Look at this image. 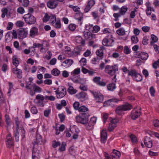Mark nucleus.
<instances>
[{
	"mask_svg": "<svg viewBox=\"0 0 159 159\" xmlns=\"http://www.w3.org/2000/svg\"><path fill=\"white\" fill-rule=\"evenodd\" d=\"M104 34L108 33L109 34L104 38L102 42V44L105 46H111L113 45V43L114 40L113 39L112 35L109 31L108 29L105 28L103 30Z\"/></svg>",
	"mask_w": 159,
	"mask_h": 159,
	"instance_id": "nucleus-1",
	"label": "nucleus"
},
{
	"mask_svg": "<svg viewBox=\"0 0 159 159\" xmlns=\"http://www.w3.org/2000/svg\"><path fill=\"white\" fill-rule=\"evenodd\" d=\"M89 116L88 113H82L75 117L76 121L82 124L86 125L88 122Z\"/></svg>",
	"mask_w": 159,
	"mask_h": 159,
	"instance_id": "nucleus-2",
	"label": "nucleus"
},
{
	"mask_svg": "<svg viewBox=\"0 0 159 159\" xmlns=\"http://www.w3.org/2000/svg\"><path fill=\"white\" fill-rule=\"evenodd\" d=\"M132 108V106L128 103L117 107L116 109V113L119 115H120L123 113V111L130 110Z\"/></svg>",
	"mask_w": 159,
	"mask_h": 159,
	"instance_id": "nucleus-3",
	"label": "nucleus"
},
{
	"mask_svg": "<svg viewBox=\"0 0 159 159\" xmlns=\"http://www.w3.org/2000/svg\"><path fill=\"white\" fill-rule=\"evenodd\" d=\"M118 70V67L117 65H114L112 66L107 65L105 66V73L111 75H114V77L116 76V72Z\"/></svg>",
	"mask_w": 159,
	"mask_h": 159,
	"instance_id": "nucleus-4",
	"label": "nucleus"
},
{
	"mask_svg": "<svg viewBox=\"0 0 159 159\" xmlns=\"http://www.w3.org/2000/svg\"><path fill=\"white\" fill-rule=\"evenodd\" d=\"M128 75L131 76L134 80L137 82L141 81L143 80L141 75L138 73L135 70L128 71Z\"/></svg>",
	"mask_w": 159,
	"mask_h": 159,
	"instance_id": "nucleus-5",
	"label": "nucleus"
},
{
	"mask_svg": "<svg viewBox=\"0 0 159 159\" xmlns=\"http://www.w3.org/2000/svg\"><path fill=\"white\" fill-rule=\"evenodd\" d=\"M14 120L16 125V130H19V129L21 130V136L22 139H24L25 137V131L22 125V122L21 121L19 120L18 117L17 116L15 118Z\"/></svg>",
	"mask_w": 159,
	"mask_h": 159,
	"instance_id": "nucleus-6",
	"label": "nucleus"
},
{
	"mask_svg": "<svg viewBox=\"0 0 159 159\" xmlns=\"http://www.w3.org/2000/svg\"><path fill=\"white\" fill-rule=\"evenodd\" d=\"M23 18L26 22L29 25L34 24L36 22V18L30 13L24 15Z\"/></svg>",
	"mask_w": 159,
	"mask_h": 159,
	"instance_id": "nucleus-7",
	"label": "nucleus"
},
{
	"mask_svg": "<svg viewBox=\"0 0 159 159\" xmlns=\"http://www.w3.org/2000/svg\"><path fill=\"white\" fill-rule=\"evenodd\" d=\"M57 98H61L64 97L66 94V90L65 88L63 87H58L55 91Z\"/></svg>",
	"mask_w": 159,
	"mask_h": 159,
	"instance_id": "nucleus-8",
	"label": "nucleus"
},
{
	"mask_svg": "<svg viewBox=\"0 0 159 159\" xmlns=\"http://www.w3.org/2000/svg\"><path fill=\"white\" fill-rule=\"evenodd\" d=\"M91 93L93 95L96 102H102L103 101L104 97L103 95L100 93L90 91Z\"/></svg>",
	"mask_w": 159,
	"mask_h": 159,
	"instance_id": "nucleus-9",
	"label": "nucleus"
},
{
	"mask_svg": "<svg viewBox=\"0 0 159 159\" xmlns=\"http://www.w3.org/2000/svg\"><path fill=\"white\" fill-rule=\"evenodd\" d=\"M141 114V110L140 108H134L131 112L130 116L133 120H135Z\"/></svg>",
	"mask_w": 159,
	"mask_h": 159,
	"instance_id": "nucleus-10",
	"label": "nucleus"
},
{
	"mask_svg": "<svg viewBox=\"0 0 159 159\" xmlns=\"http://www.w3.org/2000/svg\"><path fill=\"white\" fill-rule=\"evenodd\" d=\"M97 120V118L93 117L91 118L90 121L85 125L87 129L91 130L93 128L94 125L96 124Z\"/></svg>",
	"mask_w": 159,
	"mask_h": 159,
	"instance_id": "nucleus-11",
	"label": "nucleus"
},
{
	"mask_svg": "<svg viewBox=\"0 0 159 159\" xmlns=\"http://www.w3.org/2000/svg\"><path fill=\"white\" fill-rule=\"evenodd\" d=\"M37 145L34 144L32 151V159H40L39 151L37 149Z\"/></svg>",
	"mask_w": 159,
	"mask_h": 159,
	"instance_id": "nucleus-12",
	"label": "nucleus"
},
{
	"mask_svg": "<svg viewBox=\"0 0 159 159\" xmlns=\"http://www.w3.org/2000/svg\"><path fill=\"white\" fill-rule=\"evenodd\" d=\"M28 31L26 29L21 28L19 29L17 31V35L19 39H23L27 36Z\"/></svg>",
	"mask_w": 159,
	"mask_h": 159,
	"instance_id": "nucleus-13",
	"label": "nucleus"
},
{
	"mask_svg": "<svg viewBox=\"0 0 159 159\" xmlns=\"http://www.w3.org/2000/svg\"><path fill=\"white\" fill-rule=\"evenodd\" d=\"M45 98L43 95L41 94H38L36 97L35 99L34 100V102L36 104H38L39 106L43 107L44 104L43 101Z\"/></svg>",
	"mask_w": 159,
	"mask_h": 159,
	"instance_id": "nucleus-14",
	"label": "nucleus"
},
{
	"mask_svg": "<svg viewBox=\"0 0 159 159\" xmlns=\"http://www.w3.org/2000/svg\"><path fill=\"white\" fill-rule=\"evenodd\" d=\"M101 77H100L96 76L93 79V82L97 85L102 87H105L107 84V83L103 81H101Z\"/></svg>",
	"mask_w": 159,
	"mask_h": 159,
	"instance_id": "nucleus-15",
	"label": "nucleus"
},
{
	"mask_svg": "<svg viewBox=\"0 0 159 159\" xmlns=\"http://www.w3.org/2000/svg\"><path fill=\"white\" fill-rule=\"evenodd\" d=\"M6 142L8 148H11L13 145V139L11 137V134H9L7 136Z\"/></svg>",
	"mask_w": 159,
	"mask_h": 159,
	"instance_id": "nucleus-16",
	"label": "nucleus"
},
{
	"mask_svg": "<svg viewBox=\"0 0 159 159\" xmlns=\"http://www.w3.org/2000/svg\"><path fill=\"white\" fill-rule=\"evenodd\" d=\"M101 141L102 143H105L107 140V135L106 130L103 129L100 132Z\"/></svg>",
	"mask_w": 159,
	"mask_h": 159,
	"instance_id": "nucleus-17",
	"label": "nucleus"
},
{
	"mask_svg": "<svg viewBox=\"0 0 159 159\" xmlns=\"http://www.w3.org/2000/svg\"><path fill=\"white\" fill-rule=\"evenodd\" d=\"M118 120L117 119H113L112 120L109 124L108 130L109 131L113 130L116 126V124L118 123Z\"/></svg>",
	"mask_w": 159,
	"mask_h": 159,
	"instance_id": "nucleus-18",
	"label": "nucleus"
},
{
	"mask_svg": "<svg viewBox=\"0 0 159 159\" xmlns=\"http://www.w3.org/2000/svg\"><path fill=\"white\" fill-rule=\"evenodd\" d=\"M144 143L145 146L149 148H151L152 146V141L149 137L146 136L144 138Z\"/></svg>",
	"mask_w": 159,
	"mask_h": 159,
	"instance_id": "nucleus-19",
	"label": "nucleus"
},
{
	"mask_svg": "<svg viewBox=\"0 0 159 159\" xmlns=\"http://www.w3.org/2000/svg\"><path fill=\"white\" fill-rule=\"evenodd\" d=\"M75 18L78 20V24L81 25L82 23V20L83 19V14L80 11L75 13Z\"/></svg>",
	"mask_w": 159,
	"mask_h": 159,
	"instance_id": "nucleus-20",
	"label": "nucleus"
},
{
	"mask_svg": "<svg viewBox=\"0 0 159 159\" xmlns=\"http://www.w3.org/2000/svg\"><path fill=\"white\" fill-rule=\"evenodd\" d=\"M58 4L57 1L55 0H49L47 3V7L50 9L56 8Z\"/></svg>",
	"mask_w": 159,
	"mask_h": 159,
	"instance_id": "nucleus-21",
	"label": "nucleus"
},
{
	"mask_svg": "<svg viewBox=\"0 0 159 159\" xmlns=\"http://www.w3.org/2000/svg\"><path fill=\"white\" fill-rule=\"evenodd\" d=\"M38 29L35 27H32L30 30V36L32 38H34L36 36L38 35Z\"/></svg>",
	"mask_w": 159,
	"mask_h": 159,
	"instance_id": "nucleus-22",
	"label": "nucleus"
},
{
	"mask_svg": "<svg viewBox=\"0 0 159 159\" xmlns=\"http://www.w3.org/2000/svg\"><path fill=\"white\" fill-rule=\"evenodd\" d=\"M12 71L14 74L16 75L18 78L21 79L22 78V71L21 70L17 67H15L12 68Z\"/></svg>",
	"mask_w": 159,
	"mask_h": 159,
	"instance_id": "nucleus-23",
	"label": "nucleus"
},
{
	"mask_svg": "<svg viewBox=\"0 0 159 159\" xmlns=\"http://www.w3.org/2000/svg\"><path fill=\"white\" fill-rule=\"evenodd\" d=\"M73 61L72 59H68L62 62L61 66L66 68L70 66L73 63Z\"/></svg>",
	"mask_w": 159,
	"mask_h": 159,
	"instance_id": "nucleus-24",
	"label": "nucleus"
},
{
	"mask_svg": "<svg viewBox=\"0 0 159 159\" xmlns=\"http://www.w3.org/2000/svg\"><path fill=\"white\" fill-rule=\"evenodd\" d=\"M136 55L138 58H141L142 60H146L148 57V54L145 52H137Z\"/></svg>",
	"mask_w": 159,
	"mask_h": 159,
	"instance_id": "nucleus-25",
	"label": "nucleus"
},
{
	"mask_svg": "<svg viewBox=\"0 0 159 159\" xmlns=\"http://www.w3.org/2000/svg\"><path fill=\"white\" fill-rule=\"evenodd\" d=\"M146 6V12L147 15L150 16L151 14V11H154V9L151 7L150 3L148 2L145 3Z\"/></svg>",
	"mask_w": 159,
	"mask_h": 159,
	"instance_id": "nucleus-26",
	"label": "nucleus"
},
{
	"mask_svg": "<svg viewBox=\"0 0 159 159\" xmlns=\"http://www.w3.org/2000/svg\"><path fill=\"white\" fill-rule=\"evenodd\" d=\"M77 96L78 98L83 102L88 98V95L84 92H82L78 93Z\"/></svg>",
	"mask_w": 159,
	"mask_h": 159,
	"instance_id": "nucleus-27",
	"label": "nucleus"
},
{
	"mask_svg": "<svg viewBox=\"0 0 159 159\" xmlns=\"http://www.w3.org/2000/svg\"><path fill=\"white\" fill-rule=\"evenodd\" d=\"M33 90H31L30 91V93L31 96H33L35 93H40L42 91L41 89L39 87L36 85L35 84L34 85L33 89Z\"/></svg>",
	"mask_w": 159,
	"mask_h": 159,
	"instance_id": "nucleus-28",
	"label": "nucleus"
},
{
	"mask_svg": "<svg viewBox=\"0 0 159 159\" xmlns=\"http://www.w3.org/2000/svg\"><path fill=\"white\" fill-rule=\"evenodd\" d=\"M120 155V153L119 151L114 149L110 156L112 157V159H119Z\"/></svg>",
	"mask_w": 159,
	"mask_h": 159,
	"instance_id": "nucleus-29",
	"label": "nucleus"
},
{
	"mask_svg": "<svg viewBox=\"0 0 159 159\" xmlns=\"http://www.w3.org/2000/svg\"><path fill=\"white\" fill-rule=\"evenodd\" d=\"M44 143V141H43L42 137L41 135L38 134L36 135V140L35 142L33 143V145L34 144L37 145V147L39 145H41Z\"/></svg>",
	"mask_w": 159,
	"mask_h": 159,
	"instance_id": "nucleus-30",
	"label": "nucleus"
},
{
	"mask_svg": "<svg viewBox=\"0 0 159 159\" xmlns=\"http://www.w3.org/2000/svg\"><path fill=\"white\" fill-rule=\"evenodd\" d=\"M84 36L86 39L91 40L95 38V35L93 34L91 32H84Z\"/></svg>",
	"mask_w": 159,
	"mask_h": 159,
	"instance_id": "nucleus-31",
	"label": "nucleus"
},
{
	"mask_svg": "<svg viewBox=\"0 0 159 159\" xmlns=\"http://www.w3.org/2000/svg\"><path fill=\"white\" fill-rule=\"evenodd\" d=\"M51 24L56 29H59L61 28V21L58 18H57V20L55 21H54L52 20V21L51 22Z\"/></svg>",
	"mask_w": 159,
	"mask_h": 159,
	"instance_id": "nucleus-32",
	"label": "nucleus"
},
{
	"mask_svg": "<svg viewBox=\"0 0 159 159\" xmlns=\"http://www.w3.org/2000/svg\"><path fill=\"white\" fill-rule=\"evenodd\" d=\"M82 51V47L81 46H78L74 48L73 51L74 56H76L80 54Z\"/></svg>",
	"mask_w": 159,
	"mask_h": 159,
	"instance_id": "nucleus-33",
	"label": "nucleus"
},
{
	"mask_svg": "<svg viewBox=\"0 0 159 159\" xmlns=\"http://www.w3.org/2000/svg\"><path fill=\"white\" fill-rule=\"evenodd\" d=\"M5 120L6 124V127H8V126H11V119L9 115L7 114L5 115Z\"/></svg>",
	"mask_w": 159,
	"mask_h": 159,
	"instance_id": "nucleus-34",
	"label": "nucleus"
},
{
	"mask_svg": "<svg viewBox=\"0 0 159 159\" xmlns=\"http://www.w3.org/2000/svg\"><path fill=\"white\" fill-rule=\"evenodd\" d=\"M75 41L77 43L81 44L83 45H84L85 44V40L83 39L81 36H76L75 37Z\"/></svg>",
	"mask_w": 159,
	"mask_h": 159,
	"instance_id": "nucleus-35",
	"label": "nucleus"
},
{
	"mask_svg": "<svg viewBox=\"0 0 159 159\" xmlns=\"http://www.w3.org/2000/svg\"><path fill=\"white\" fill-rule=\"evenodd\" d=\"M116 84L114 83H111L107 85V89L108 91H113L116 89Z\"/></svg>",
	"mask_w": 159,
	"mask_h": 159,
	"instance_id": "nucleus-36",
	"label": "nucleus"
},
{
	"mask_svg": "<svg viewBox=\"0 0 159 159\" xmlns=\"http://www.w3.org/2000/svg\"><path fill=\"white\" fill-rule=\"evenodd\" d=\"M68 86L69 88L67 89V91L70 94H75L77 92L76 90L74 89L70 84H69Z\"/></svg>",
	"mask_w": 159,
	"mask_h": 159,
	"instance_id": "nucleus-37",
	"label": "nucleus"
},
{
	"mask_svg": "<svg viewBox=\"0 0 159 159\" xmlns=\"http://www.w3.org/2000/svg\"><path fill=\"white\" fill-rule=\"evenodd\" d=\"M97 57H98L99 59L101 60L103 57V51L101 49H98L96 52Z\"/></svg>",
	"mask_w": 159,
	"mask_h": 159,
	"instance_id": "nucleus-38",
	"label": "nucleus"
},
{
	"mask_svg": "<svg viewBox=\"0 0 159 159\" xmlns=\"http://www.w3.org/2000/svg\"><path fill=\"white\" fill-rule=\"evenodd\" d=\"M116 33L119 35L123 36L125 35L126 31L123 28L121 27L116 30Z\"/></svg>",
	"mask_w": 159,
	"mask_h": 159,
	"instance_id": "nucleus-39",
	"label": "nucleus"
},
{
	"mask_svg": "<svg viewBox=\"0 0 159 159\" xmlns=\"http://www.w3.org/2000/svg\"><path fill=\"white\" fill-rule=\"evenodd\" d=\"M12 63L16 67H17L19 64V61L16 56H14L12 57Z\"/></svg>",
	"mask_w": 159,
	"mask_h": 159,
	"instance_id": "nucleus-40",
	"label": "nucleus"
},
{
	"mask_svg": "<svg viewBox=\"0 0 159 159\" xmlns=\"http://www.w3.org/2000/svg\"><path fill=\"white\" fill-rule=\"evenodd\" d=\"M80 112H82L83 113H88L89 111L88 108L85 106H82L80 107L78 110Z\"/></svg>",
	"mask_w": 159,
	"mask_h": 159,
	"instance_id": "nucleus-41",
	"label": "nucleus"
},
{
	"mask_svg": "<svg viewBox=\"0 0 159 159\" xmlns=\"http://www.w3.org/2000/svg\"><path fill=\"white\" fill-rule=\"evenodd\" d=\"M151 38L152 41L150 42V45L152 46L155 43L157 42L158 38L156 36L153 34L151 35Z\"/></svg>",
	"mask_w": 159,
	"mask_h": 159,
	"instance_id": "nucleus-42",
	"label": "nucleus"
},
{
	"mask_svg": "<svg viewBox=\"0 0 159 159\" xmlns=\"http://www.w3.org/2000/svg\"><path fill=\"white\" fill-rule=\"evenodd\" d=\"M119 101V99L113 98L108 100L107 102L110 105L112 106V105H114V103H116Z\"/></svg>",
	"mask_w": 159,
	"mask_h": 159,
	"instance_id": "nucleus-43",
	"label": "nucleus"
},
{
	"mask_svg": "<svg viewBox=\"0 0 159 159\" xmlns=\"http://www.w3.org/2000/svg\"><path fill=\"white\" fill-rule=\"evenodd\" d=\"M60 73V71L57 68L53 69L51 71V74L55 76H58Z\"/></svg>",
	"mask_w": 159,
	"mask_h": 159,
	"instance_id": "nucleus-44",
	"label": "nucleus"
},
{
	"mask_svg": "<svg viewBox=\"0 0 159 159\" xmlns=\"http://www.w3.org/2000/svg\"><path fill=\"white\" fill-rule=\"evenodd\" d=\"M35 84H32L30 82H27L25 88L26 89L30 90H32V89H33Z\"/></svg>",
	"mask_w": 159,
	"mask_h": 159,
	"instance_id": "nucleus-45",
	"label": "nucleus"
},
{
	"mask_svg": "<svg viewBox=\"0 0 159 159\" xmlns=\"http://www.w3.org/2000/svg\"><path fill=\"white\" fill-rule=\"evenodd\" d=\"M128 8L126 6H123L120 9L119 13L121 15H124L127 11Z\"/></svg>",
	"mask_w": 159,
	"mask_h": 159,
	"instance_id": "nucleus-46",
	"label": "nucleus"
},
{
	"mask_svg": "<svg viewBox=\"0 0 159 159\" xmlns=\"http://www.w3.org/2000/svg\"><path fill=\"white\" fill-rule=\"evenodd\" d=\"M66 143L63 142H62L61 146L59 148L58 151L60 152H62L66 150Z\"/></svg>",
	"mask_w": 159,
	"mask_h": 159,
	"instance_id": "nucleus-47",
	"label": "nucleus"
},
{
	"mask_svg": "<svg viewBox=\"0 0 159 159\" xmlns=\"http://www.w3.org/2000/svg\"><path fill=\"white\" fill-rule=\"evenodd\" d=\"M69 7L72 8L73 10L76 13L80 11V8L77 6H74L72 5H69Z\"/></svg>",
	"mask_w": 159,
	"mask_h": 159,
	"instance_id": "nucleus-48",
	"label": "nucleus"
},
{
	"mask_svg": "<svg viewBox=\"0 0 159 159\" xmlns=\"http://www.w3.org/2000/svg\"><path fill=\"white\" fill-rule=\"evenodd\" d=\"M100 60L101 59H99L98 57H96L93 58L91 60V61L93 64H98Z\"/></svg>",
	"mask_w": 159,
	"mask_h": 159,
	"instance_id": "nucleus-49",
	"label": "nucleus"
},
{
	"mask_svg": "<svg viewBox=\"0 0 159 159\" xmlns=\"http://www.w3.org/2000/svg\"><path fill=\"white\" fill-rule=\"evenodd\" d=\"M24 22L21 20L17 21L16 23V25L18 27H22L24 25Z\"/></svg>",
	"mask_w": 159,
	"mask_h": 159,
	"instance_id": "nucleus-50",
	"label": "nucleus"
},
{
	"mask_svg": "<svg viewBox=\"0 0 159 159\" xmlns=\"http://www.w3.org/2000/svg\"><path fill=\"white\" fill-rule=\"evenodd\" d=\"M14 136L15 138V140L16 142H18L19 141V130H16L14 133Z\"/></svg>",
	"mask_w": 159,
	"mask_h": 159,
	"instance_id": "nucleus-51",
	"label": "nucleus"
},
{
	"mask_svg": "<svg viewBox=\"0 0 159 159\" xmlns=\"http://www.w3.org/2000/svg\"><path fill=\"white\" fill-rule=\"evenodd\" d=\"M17 11L18 13L21 14H22L25 12L24 9L22 7H19L17 9Z\"/></svg>",
	"mask_w": 159,
	"mask_h": 159,
	"instance_id": "nucleus-52",
	"label": "nucleus"
},
{
	"mask_svg": "<svg viewBox=\"0 0 159 159\" xmlns=\"http://www.w3.org/2000/svg\"><path fill=\"white\" fill-rule=\"evenodd\" d=\"M61 145L60 142H57L56 140H54L52 142V146L53 148H56Z\"/></svg>",
	"mask_w": 159,
	"mask_h": 159,
	"instance_id": "nucleus-53",
	"label": "nucleus"
},
{
	"mask_svg": "<svg viewBox=\"0 0 159 159\" xmlns=\"http://www.w3.org/2000/svg\"><path fill=\"white\" fill-rule=\"evenodd\" d=\"M129 136L132 143H135L137 142V138L135 135L131 134Z\"/></svg>",
	"mask_w": 159,
	"mask_h": 159,
	"instance_id": "nucleus-54",
	"label": "nucleus"
},
{
	"mask_svg": "<svg viewBox=\"0 0 159 159\" xmlns=\"http://www.w3.org/2000/svg\"><path fill=\"white\" fill-rule=\"evenodd\" d=\"M21 2L22 5L25 7H27L30 3L29 0H23Z\"/></svg>",
	"mask_w": 159,
	"mask_h": 159,
	"instance_id": "nucleus-55",
	"label": "nucleus"
},
{
	"mask_svg": "<svg viewBox=\"0 0 159 159\" xmlns=\"http://www.w3.org/2000/svg\"><path fill=\"white\" fill-rule=\"evenodd\" d=\"M152 67L155 69L159 68V59L153 63L152 64Z\"/></svg>",
	"mask_w": 159,
	"mask_h": 159,
	"instance_id": "nucleus-56",
	"label": "nucleus"
},
{
	"mask_svg": "<svg viewBox=\"0 0 159 159\" xmlns=\"http://www.w3.org/2000/svg\"><path fill=\"white\" fill-rule=\"evenodd\" d=\"M131 40L133 43H136L138 41V37L136 36H133L131 37Z\"/></svg>",
	"mask_w": 159,
	"mask_h": 159,
	"instance_id": "nucleus-57",
	"label": "nucleus"
},
{
	"mask_svg": "<svg viewBox=\"0 0 159 159\" xmlns=\"http://www.w3.org/2000/svg\"><path fill=\"white\" fill-rule=\"evenodd\" d=\"M149 40L148 38L146 36H145L143 38L142 41V43L144 45H147L148 44V41Z\"/></svg>",
	"mask_w": 159,
	"mask_h": 159,
	"instance_id": "nucleus-58",
	"label": "nucleus"
},
{
	"mask_svg": "<svg viewBox=\"0 0 159 159\" xmlns=\"http://www.w3.org/2000/svg\"><path fill=\"white\" fill-rule=\"evenodd\" d=\"M80 103L79 102H75L73 104V107L75 110H78L79 109Z\"/></svg>",
	"mask_w": 159,
	"mask_h": 159,
	"instance_id": "nucleus-59",
	"label": "nucleus"
},
{
	"mask_svg": "<svg viewBox=\"0 0 159 159\" xmlns=\"http://www.w3.org/2000/svg\"><path fill=\"white\" fill-rule=\"evenodd\" d=\"M45 98L50 101H53L55 99V97L53 96H48L45 95Z\"/></svg>",
	"mask_w": 159,
	"mask_h": 159,
	"instance_id": "nucleus-60",
	"label": "nucleus"
},
{
	"mask_svg": "<svg viewBox=\"0 0 159 159\" xmlns=\"http://www.w3.org/2000/svg\"><path fill=\"white\" fill-rule=\"evenodd\" d=\"M30 111L31 112L34 114H36L38 112L37 109L36 107L35 106L32 107L31 108Z\"/></svg>",
	"mask_w": 159,
	"mask_h": 159,
	"instance_id": "nucleus-61",
	"label": "nucleus"
},
{
	"mask_svg": "<svg viewBox=\"0 0 159 159\" xmlns=\"http://www.w3.org/2000/svg\"><path fill=\"white\" fill-rule=\"evenodd\" d=\"M69 29L71 31H74L76 28V25L73 24H71L68 26Z\"/></svg>",
	"mask_w": 159,
	"mask_h": 159,
	"instance_id": "nucleus-62",
	"label": "nucleus"
},
{
	"mask_svg": "<svg viewBox=\"0 0 159 159\" xmlns=\"http://www.w3.org/2000/svg\"><path fill=\"white\" fill-rule=\"evenodd\" d=\"M80 73V68H77L75 69L71 73L74 75H77Z\"/></svg>",
	"mask_w": 159,
	"mask_h": 159,
	"instance_id": "nucleus-63",
	"label": "nucleus"
},
{
	"mask_svg": "<svg viewBox=\"0 0 159 159\" xmlns=\"http://www.w3.org/2000/svg\"><path fill=\"white\" fill-rule=\"evenodd\" d=\"M149 92H150L151 95L153 97L154 96L155 91L154 87L153 86H151L150 87L149 89Z\"/></svg>",
	"mask_w": 159,
	"mask_h": 159,
	"instance_id": "nucleus-64",
	"label": "nucleus"
}]
</instances>
